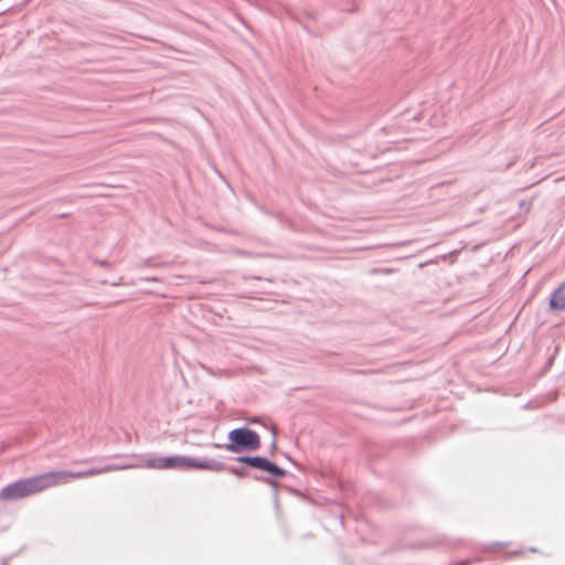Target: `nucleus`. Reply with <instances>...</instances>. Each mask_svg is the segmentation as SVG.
<instances>
[{
  "mask_svg": "<svg viewBox=\"0 0 565 565\" xmlns=\"http://www.w3.org/2000/svg\"><path fill=\"white\" fill-rule=\"evenodd\" d=\"M117 468L107 466L100 469H90L86 471L73 472V471H50L33 476L30 478L34 494L45 491L47 489L67 483L73 479H84L93 476H97L104 472L114 471Z\"/></svg>",
  "mask_w": 565,
  "mask_h": 565,
  "instance_id": "nucleus-1",
  "label": "nucleus"
},
{
  "mask_svg": "<svg viewBox=\"0 0 565 565\" xmlns=\"http://www.w3.org/2000/svg\"><path fill=\"white\" fill-rule=\"evenodd\" d=\"M142 466L148 469H157V470L207 469V468H210V465L205 461H201L198 459L188 458V457H183V456L149 458V459L145 460Z\"/></svg>",
  "mask_w": 565,
  "mask_h": 565,
  "instance_id": "nucleus-2",
  "label": "nucleus"
},
{
  "mask_svg": "<svg viewBox=\"0 0 565 565\" xmlns=\"http://www.w3.org/2000/svg\"><path fill=\"white\" fill-rule=\"evenodd\" d=\"M231 441L227 449L232 452H239L242 449L256 450L260 447L259 436L248 428H237L228 434Z\"/></svg>",
  "mask_w": 565,
  "mask_h": 565,
  "instance_id": "nucleus-3",
  "label": "nucleus"
},
{
  "mask_svg": "<svg viewBox=\"0 0 565 565\" xmlns=\"http://www.w3.org/2000/svg\"><path fill=\"white\" fill-rule=\"evenodd\" d=\"M33 489L30 478L21 479L13 483L8 484L0 491V500L11 501L33 495Z\"/></svg>",
  "mask_w": 565,
  "mask_h": 565,
  "instance_id": "nucleus-4",
  "label": "nucleus"
},
{
  "mask_svg": "<svg viewBox=\"0 0 565 565\" xmlns=\"http://www.w3.org/2000/svg\"><path fill=\"white\" fill-rule=\"evenodd\" d=\"M550 306L552 309H563L565 307V296L562 288H558L551 297Z\"/></svg>",
  "mask_w": 565,
  "mask_h": 565,
  "instance_id": "nucleus-5",
  "label": "nucleus"
},
{
  "mask_svg": "<svg viewBox=\"0 0 565 565\" xmlns=\"http://www.w3.org/2000/svg\"><path fill=\"white\" fill-rule=\"evenodd\" d=\"M238 460L249 465L250 467L258 468L262 470H265L267 465V459L262 457H243L239 458Z\"/></svg>",
  "mask_w": 565,
  "mask_h": 565,
  "instance_id": "nucleus-6",
  "label": "nucleus"
},
{
  "mask_svg": "<svg viewBox=\"0 0 565 565\" xmlns=\"http://www.w3.org/2000/svg\"><path fill=\"white\" fill-rule=\"evenodd\" d=\"M265 471H268V472H270L274 476H282L284 475V470L281 468H279L278 466L271 463L268 460H267V465H266Z\"/></svg>",
  "mask_w": 565,
  "mask_h": 565,
  "instance_id": "nucleus-7",
  "label": "nucleus"
}]
</instances>
